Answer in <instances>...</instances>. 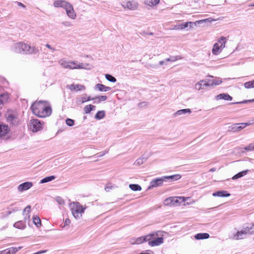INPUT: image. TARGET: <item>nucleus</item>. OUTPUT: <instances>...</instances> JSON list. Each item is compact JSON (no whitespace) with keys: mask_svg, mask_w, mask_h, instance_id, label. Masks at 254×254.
Masks as SVG:
<instances>
[{"mask_svg":"<svg viewBox=\"0 0 254 254\" xmlns=\"http://www.w3.org/2000/svg\"><path fill=\"white\" fill-rule=\"evenodd\" d=\"M32 113L39 118L49 117L52 112L51 104L47 101H36L31 106Z\"/></svg>","mask_w":254,"mask_h":254,"instance_id":"f257e3e1","label":"nucleus"},{"mask_svg":"<svg viewBox=\"0 0 254 254\" xmlns=\"http://www.w3.org/2000/svg\"><path fill=\"white\" fill-rule=\"evenodd\" d=\"M58 63L62 67L69 69H85L90 70L93 68V65L89 64L80 63L76 61H68L65 59L60 60Z\"/></svg>","mask_w":254,"mask_h":254,"instance_id":"f03ea898","label":"nucleus"},{"mask_svg":"<svg viewBox=\"0 0 254 254\" xmlns=\"http://www.w3.org/2000/svg\"><path fill=\"white\" fill-rule=\"evenodd\" d=\"M69 207L73 216L76 219L81 218L86 209V206H83L78 202L70 203Z\"/></svg>","mask_w":254,"mask_h":254,"instance_id":"7ed1b4c3","label":"nucleus"},{"mask_svg":"<svg viewBox=\"0 0 254 254\" xmlns=\"http://www.w3.org/2000/svg\"><path fill=\"white\" fill-rule=\"evenodd\" d=\"M228 39L226 37L221 36L214 43L212 48V54L214 56L220 55L226 47Z\"/></svg>","mask_w":254,"mask_h":254,"instance_id":"20e7f679","label":"nucleus"},{"mask_svg":"<svg viewBox=\"0 0 254 254\" xmlns=\"http://www.w3.org/2000/svg\"><path fill=\"white\" fill-rule=\"evenodd\" d=\"M148 236H150L148 238V245L151 247L158 246L164 242V238L163 232L158 231L154 232L151 234H148Z\"/></svg>","mask_w":254,"mask_h":254,"instance_id":"39448f33","label":"nucleus"},{"mask_svg":"<svg viewBox=\"0 0 254 254\" xmlns=\"http://www.w3.org/2000/svg\"><path fill=\"white\" fill-rule=\"evenodd\" d=\"M190 200V197L178 196L170 197L164 200V204L166 205H175L180 204L181 202H186L188 200Z\"/></svg>","mask_w":254,"mask_h":254,"instance_id":"423d86ee","label":"nucleus"},{"mask_svg":"<svg viewBox=\"0 0 254 254\" xmlns=\"http://www.w3.org/2000/svg\"><path fill=\"white\" fill-rule=\"evenodd\" d=\"M27 47V44L24 42H20L13 44L11 48V49L13 52L16 53H23L26 54Z\"/></svg>","mask_w":254,"mask_h":254,"instance_id":"0eeeda50","label":"nucleus"},{"mask_svg":"<svg viewBox=\"0 0 254 254\" xmlns=\"http://www.w3.org/2000/svg\"><path fill=\"white\" fill-rule=\"evenodd\" d=\"M43 124V122H41L38 119H32L29 123L30 129L33 132H37L42 129Z\"/></svg>","mask_w":254,"mask_h":254,"instance_id":"6e6552de","label":"nucleus"},{"mask_svg":"<svg viewBox=\"0 0 254 254\" xmlns=\"http://www.w3.org/2000/svg\"><path fill=\"white\" fill-rule=\"evenodd\" d=\"M10 127L6 124L0 123V138L6 139L10 137Z\"/></svg>","mask_w":254,"mask_h":254,"instance_id":"1a4fd4ad","label":"nucleus"},{"mask_svg":"<svg viewBox=\"0 0 254 254\" xmlns=\"http://www.w3.org/2000/svg\"><path fill=\"white\" fill-rule=\"evenodd\" d=\"M205 21V20H203L196 21L195 22H187L185 23L178 24L175 26V29L177 30H183L187 27H190V28H192L193 26H195L197 23L200 24Z\"/></svg>","mask_w":254,"mask_h":254,"instance_id":"9d476101","label":"nucleus"},{"mask_svg":"<svg viewBox=\"0 0 254 254\" xmlns=\"http://www.w3.org/2000/svg\"><path fill=\"white\" fill-rule=\"evenodd\" d=\"M252 124V123H243L235 124L230 126L229 128L230 130H231V131L238 132L246 127L247 126L251 125Z\"/></svg>","mask_w":254,"mask_h":254,"instance_id":"9b49d317","label":"nucleus"},{"mask_svg":"<svg viewBox=\"0 0 254 254\" xmlns=\"http://www.w3.org/2000/svg\"><path fill=\"white\" fill-rule=\"evenodd\" d=\"M149 238H150V236H148V235L138 238H133L130 240V244L132 245H139L144 242H148Z\"/></svg>","mask_w":254,"mask_h":254,"instance_id":"f8f14e48","label":"nucleus"},{"mask_svg":"<svg viewBox=\"0 0 254 254\" xmlns=\"http://www.w3.org/2000/svg\"><path fill=\"white\" fill-rule=\"evenodd\" d=\"M33 185V183L31 182H25L18 185L17 190L19 192H22L30 189Z\"/></svg>","mask_w":254,"mask_h":254,"instance_id":"ddd939ff","label":"nucleus"},{"mask_svg":"<svg viewBox=\"0 0 254 254\" xmlns=\"http://www.w3.org/2000/svg\"><path fill=\"white\" fill-rule=\"evenodd\" d=\"M64 9L69 18L72 19H75L76 18V13L73 9V6L70 3Z\"/></svg>","mask_w":254,"mask_h":254,"instance_id":"4468645a","label":"nucleus"},{"mask_svg":"<svg viewBox=\"0 0 254 254\" xmlns=\"http://www.w3.org/2000/svg\"><path fill=\"white\" fill-rule=\"evenodd\" d=\"M165 182L164 177L159 178H156L152 180L150 182V185L148 189H150L153 188H156L162 186L163 182Z\"/></svg>","mask_w":254,"mask_h":254,"instance_id":"2eb2a0df","label":"nucleus"},{"mask_svg":"<svg viewBox=\"0 0 254 254\" xmlns=\"http://www.w3.org/2000/svg\"><path fill=\"white\" fill-rule=\"evenodd\" d=\"M6 121L12 125H17L18 123L16 116L12 113H8L6 116Z\"/></svg>","mask_w":254,"mask_h":254,"instance_id":"dca6fc26","label":"nucleus"},{"mask_svg":"<svg viewBox=\"0 0 254 254\" xmlns=\"http://www.w3.org/2000/svg\"><path fill=\"white\" fill-rule=\"evenodd\" d=\"M68 88L71 91H78L84 90L85 89V87L84 85L79 84H72L69 85H68Z\"/></svg>","mask_w":254,"mask_h":254,"instance_id":"f3484780","label":"nucleus"},{"mask_svg":"<svg viewBox=\"0 0 254 254\" xmlns=\"http://www.w3.org/2000/svg\"><path fill=\"white\" fill-rule=\"evenodd\" d=\"M122 6L124 8H127L131 10H135L137 7L136 3L131 1L125 2L122 4Z\"/></svg>","mask_w":254,"mask_h":254,"instance_id":"a211bd4d","label":"nucleus"},{"mask_svg":"<svg viewBox=\"0 0 254 254\" xmlns=\"http://www.w3.org/2000/svg\"><path fill=\"white\" fill-rule=\"evenodd\" d=\"M69 3L64 0H55L53 5L55 7H63L65 9Z\"/></svg>","mask_w":254,"mask_h":254,"instance_id":"6ab92c4d","label":"nucleus"},{"mask_svg":"<svg viewBox=\"0 0 254 254\" xmlns=\"http://www.w3.org/2000/svg\"><path fill=\"white\" fill-rule=\"evenodd\" d=\"M21 248V247L18 248L11 247L1 252L0 254H15Z\"/></svg>","mask_w":254,"mask_h":254,"instance_id":"aec40b11","label":"nucleus"},{"mask_svg":"<svg viewBox=\"0 0 254 254\" xmlns=\"http://www.w3.org/2000/svg\"><path fill=\"white\" fill-rule=\"evenodd\" d=\"M215 99L217 101L222 99L226 101H231L232 100V97L228 94L222 93L216 95L215 97Z\"/></svg>","mask_w":254,"mask_h":254,"instance_id":"412c9836","label":"nucleus"},{"mask_svg":"<svg viewBox=\"0 0 254 254\" xmlns=\"http://www.w3.org/2000/svg\"><path fill=\"white\" fill-rule=\"evenodd\" d=\"M246 237L245 235L242 230L238 231L236 233L232 236V238L234 240H238L244 239Z\"/></svg>","mask_w":254,"mask_h":254,"instance_id":"4be33fe9","label":"nucleus"},{"mask_svg":"<svg viewBox=\"0 0 254 254\" xmlns=\"http://www.w3.org/2000/svg\"><path fill=\"white\" fill-rule=\"evenodd\" d=\"M39 52L38 47L35 46H31L27 44L26 50V54H36Z\"/></svg>","mask_w":254,"mask_h":254,"instance_id":"5701e85b","label":"nucleus"},{"mask_svg":"<svg viewBox=\"0 0 254 254\" xmlns=\"http://www.w3.org/2000/svg\"><path fill=\"white\" fill-rule=\"evenodd\" d=\"M95 89L101 92H107L111 89V88L106 86L102 84L98 83L95 86Z\"/></svg>","mask_w":254,"mask_h":254,"instance_id":"b1692460","label":"nucleus"},{"mask_svg":"<svg viewBox=\"0 0 254 254\" xmlns=\"http://www.w3.org/2000/svg\"><path fill=\"white\" fill-rule=\"evenodd\" d=\"M212 195L218 197H228L230 196V194L226 190H221L213 193Z\"/></svg>","mask_w":254,"mask_h":254,"instance_id":"393cba45","label":"nucleus"},{"mask_svg":"<svg viewBox=\"0 0 254 254\" xmlns=\"http://www.w3.org/2000/svg\"><path fill=\"white\" fill-rule=\"evenodd\" d=\"M165 182H166L167 181H174L179 180L181 178V176L179 174H176L172 176H163Z\"/></svg>","mask_w":254,"mask_h":254,"instance_id":"a878e982","label":"nucleus"},{"mask_svg":"<svg viewBox=\"0 0 254 254\" xmlns=\"http://www.w3.org/2000/svg\"><path fill=\"white\" fill-rule=\"evenodd\" d=\"M9 99V96L7 93H3L0 96V108H2V105L5 103Z\"/></svg>","mask_w":254,"mask_h":254,"instance_id":"bb28decb","label":"nucleus"},{"mask_svg":"<svg viewBox=\"0 0 254 254\" xmlns=\"http://www.w3.org/2000/svg\"><path fill=\"white\" fill-rule=\"evenodd\" d=\"M242 230L246 236L248 234H253L254 233V225H252L250 227H246L244 228Z\"/></svg>","mask_w":254,"mask_h":254,"instance_id":"cd10ccee","label":"nucleus"},{"mask_svg":"<svg viewBox=\"0 0 254 254\" xmlns=\"http://www.w3.org/2000/svg\"><path fill=\"white\" fill-rule=\"evenodd\" d=\"M13 227L17 229L23 230L26 228V224L24 221H18L14 223L13 225Z\"/></svg>","mask_w":254,"mask_h":254,"instance_id":"c85d7f7f","label":"nucleus"},{"mask_svg":"<svg viewBox=\"0 0 254 254\" xmlns=\"http://www.w3.org/2000/svg\"><path fill=\"white\" fill-rule=\"evenodd\" d=\"M209 235L206 233H198L194 235V238L196 240H202L209 238Z\"/></svg>","mask_w":254,"mask_h":254,"instance_id":"c756f323","label":"nucleus"},{"mask_svg":"<svg viewBox=\"0 0 254 254\" xmlns=\"http://www.w3.org/2000/svg\"><path fill=\"white\" fill-rule=\"evenodd\" d=\"M205 82V80L202 79L200 80L198 82H197L194 86V89L196 91H200L201 90L203 89V83Z\"/></svg>","mask_w":254,"mask_h":254,"instance_id":"7c9ffc66","label":"nucleus"},{"mask_svg":"<svg viewBox=\"0 0 254 254\" xmlns=\"http://www.w3.org/2000/svg\"><path fill=\"white\" fill-rule=\"evenodd\" d=\"M91 100V98L87 95H83L77 99V102L78 104H83V103Z\"/></svg>","mask_w":254,"mask_h":254,"instance_id":"2f4dec72","label":"nucleus"},{"mask_svg":"<svg viewBox=\"0 0 254 254\" xmlns=\"http://www.w3.org/2000/svg\"><path fill=\"white\" fill-rule=\"evenodd\" d=\"M208 82H211V85L213 86L220 85L222 82V80L221 78L215 77L214 79L208 80Z\"/></svg>","mask_w":254,"mask_h":254,"instance_id":"473e14b6","label":"nucleus"},{"mask_svg":"<svg viewBox=\"0 0 254 254\" xmlns=\"http://www.w3.org/2000/svg\"><path fill=\"white\" fill-rule=\"evenodd\" d=\"M249 172V170H244V171H243L242 172H240L239 173H238L237 174L234 175L232 177V179L233 180H236V179H238L239 178H241V177L246 175Z\"/></svg>","mask_w":254,"mask_h":254,"instance_id":"72a5a7b5","label":"nucleus"},{"mask_svg":"<svg viewBox=\"0 0 254 254\" xmlns=\"http://www.w3.org/2000/svg\"><path fill=\"white\" fill-rule=\"evenodd\" d=\"M33 222L36 226L37 227L39 228L41 226V219L37 215H34L33 217Z\"/></svg>","mask_w":254,"mask_h":254,"instance_id":"f704fd0d","label":"nucleus"},{"mask_svg":"<svg viewBox=\"0 0 254 254\" xmlns=\"http://www.w3.org/2000/svg\"><path fill=\"white\" fill-rule=\"evenodd\" d=\"M191 113V111L190 109H181L177 111L175 114L177 116H180L186 114H190Z\"/></svg>","mask_w":254,"mask_h":254,"instance_id":"c9c22d12","label":"nucleus"},{"mask_svg":"<svg viewBox=\"0 0 254 254\" xmlns=\"http://www.w3.org/2000/svg\"><path fill=\"white\" fill-rule=\"evenodd\" d=\"M160 0H145V3L150 6H154L159 3Z\"/></svg>","mask_w":254,"mask_h":254,"instance_id":"e433bc0d","label":"nucleus"},{"mask_svg":"<svg viewBox=\"0 0 254 254\" xmlns=\"http://www.w3.org/2000/svg\"><path fill=\"white\" fill-rule=\"evenodd\" d=\"M146 158L144 157H141L138 158L135 162L134 164L136 166H139L143 164L146 161Z\"/></svg>","mask_w":254,"mask_h":254,"instance_id":"4c0bfd02","label":"nucleus"},{"mask_svg":"<svg viewBox=\"0 0 254 254\" xmlns=\"http://www.w3.org/2000/svg\"><path fill=\"white\" fill-rule=\"evenodd\" d=\"M55 178H56V177L54 176H48V177H45V178H43V179H42L40 181V184H44V183H48V182L52 181L53 180H55Z\"/></svg>","mask_w":254,"mask_h":254,"instance_id":"58836bf2","label":"nucleus"},{"mask_svg":"<svg viewBox=\"0 0 254 254\" xmlns=\"http://www.w3.org/2000/svg\"><path fill=\"white\" fill-rule=\"evenodd\" d=\"M181 59H182V57L180 56H170L169 58L166 59V61L167 62H174Z\"/></svg>","mask_w":254,"mask_h":254,"instance_id":"ea45409f","label":"nucleus"},{"mask_svg":"<svg viewBox=\"0 0 254 254\" xmlns=\"http://www.w3.org/2000/svg\"><path fill=\"white\" fill-rule=\"evenodd\" d=\"M95 108V106L92 105H88L86 106L84 108V111L85 113L88 114L92 110H94Z\"/></svg>","mask_w":254,"mask_h":254,"instance_id":"a19ab883","label":"nucleus"},{"mask_svg":"<svg viewBox=\"0 0 254 254\" xmlns=\"http://www.w3.org/2000/svg\"><path fill=\"white\" fill-rule=\"evenodd\" d=\"M129 188L133 191H140L141 190V187L137 184H130Z\"/></svg>","mask_w":254,"mask_h":254,"instance_id":"79ce46f5","label":"nucleus"},{"mask_svg":"<svg viewBox=\"0 0 254 254\" xmlns=\"http://www.w3.org/2000/svg\"><path fill=\"white\" fill-rule=\"evenodd\" d=\"M116 186L112 183H107L105 187V190L107 192L110 191L111 190L114 189Z\"/></svg>","mask_w":254,"mask_h":254,"instance_id":"37998d69","label":"nucleus"},{"mask_svg":"<svg viewBox=\"0 0 254 254\" xmlns=\"http://www.w3.org/2000/svg\"><path fill=\"white\" fill-rule=\"evenodd\" d=\"M105 113L104 111H98L95 115V118L97 120H101L104 118Z\"/></svg>","mask_w":254,"mask_h":254,"instance_id":"c03bdc74","label":"nucleus"},{"mask_svg":"<svg viewBox=\"0 0 254 254\" xmlns=\"http://www.w3.org/2000/svg\"><path fill=\"white\" fill-rule=\"evenodd\" d=\"M244 86L247 89L254 88V80L245 82Z\"/></svg>","mask_w":254,"mask_h":254,"instance_id":"a18cd8bd","label":"nucleus"},{"mask_svg":"<svg viewBox=\"0 0 254 254\" xmlns=\"http://www.w3.org/2000/svg\"><path fill=\"white\" fill-rule=\"evenodd\" d=\"M105 77L107 80L108 81L112 82H116L117 80L115 77L113 76L112 75L108 74H105Z\"/></svg>","mask_w":254,"mask_h":254,"instance_id":"49530a36","label":"nucleus"},{"mask_svg":"<svg viewBox=\"0 0 254 254\" xmlns=\"http://www.w3.org/2000/svg\"><path fill=\"white\" fill-rule=\"evenodd\" d=\"M247 151H252L254 150V144L251 143L244 148Z\"/></svg>","mask_w":254,"mask_h":254,"instance_id":"de8ad7c7","label":"nucleus"},{"mask_svg":"<svg viewBox=\"0 0 254 254\" xmlns=\"http://www.w3.org/2000/svg\"><path fill=\"white\" fill-rule=\"evenodd\" d=\"M56 200L57 202V203L60 205H64L65 204L64 200L61 197L57 196L56 198Z\"/></svg>","mask_w":254,"mask_h":254,"instance_id":"09e8293b","label":"nucleus"},{"mask_svg":"<svg viewBox=\"0 0 254 254\" xmlns=\"http://www.w3.org/2000/svg\"><path fill=\"white\" fill-rule=\"evenodd\" d=\"M31 210V206L30 205L27 206L23 211V215H26V213L30 214Z\"/></svg>","mask_w":254,"mask_h":254,"instance_id":"8fccbe9b","label":"nucleus"},{"mask_svg":"<svg viewBox=\"0 0 254 254\" xmlns=\"http://www.w3.org/2000/svg\"><path fill=\"white\" fill-rule=\"evenodd\" d=\"M74 122V121L70 119H67L65 121L66 124L69 127L73 126Z\"/></svg>","mask_w":254,"mask_h":254,"instance_id":"3c124183","label":"nucleus"},{"mask_svg":"<svg viewBox=\"0 0 254 254\" xmlns=\"http://www.w3.org/2000/svg\"><path fill=\"white\" fill-rule=\"evenodd\" d=\"M96 98L98 99L99 102H101L106 101L107 100V97L106 96H100L96 97Z\"/></svg>","mask_w":254,"mask_h":254,"instance_id":"603ef678","label":"nucleus"},{"mask_svg":"<svg viewBox=\"0 0 254 254\" xmlns=\"http://www.w3.org/2000/svg\"><path fill=\"white\" fill-rule=\"evenodd\" d=\"M186 201H187V202L184 204V205H185V206L191 205L195 202V201L194 200L191 199V198H190V200L189 199V200H187Z\"/></svg>","mask_w":254,"mask_h":254,"instance_id":"864d4df0","label":"nucleus"},{"mask_svg":"<svg viewBox=\"0 0 254 254\" xmlns=\"http://www.w3.org/2000/svg\"><path fill=\"white\" fill-rule=\"evenodd\" d=\"M24 216V222H25L27 220L29 221L30 218V214L26 213V215H23Z\"/></svg>","mask_w":254,"mask_h":254,"instance_id":"5fc2aeb1","label":"nucleus"},{"mask_svg":"<svg viewBox=\"0 0 254 254\" xmlns=\"http://www.w3.org/2000/svg\"><path fill=\"white\" fill-rule=\"evenodd\" d=\"M70 223V220L68 219V218H66L65 219V220H64V225L63 226V228L65 227L66 226H68L69 225V224Z\"/></svg>","mask_w":254,"mask_h":254,"instance_id":"6e6d98bb","label":"nucleus"},{"mask_svg":"<svg viewBox=\"0 0 254 254\" xmlns=\"http://www.w3.org/2000/svg\"><path fill=\"white\" fill-rule=\"evenodd\" d=\"M46 47L51 50L53 52L56 51V49L52 47L50 45L47 44Z\"/></svg>","mask_w":254,"mask_h":254,"instance_id":"4d7b16f0","label":"nucleus"},{"mask_svg":"<svg viewBox=\"0 0 254 254\" xmlns=\"http://www.w3.org/2000/svg\"><path fill=\"white\" fill-rule=\"evenodd\" d=\"M167 62H166V60H165L164 61H160L159 64L160 65H167Z\"/></svg>","mask_w":254,"mask_h":254,"instance_id":"13d9d810","label":"nucleus"},{"mask_svg":"<svg viewBox=\"0 0 254 254\" xmlns=\"http://www.w3.org/2000/svg\"><path fill=\"white\" fill-rule=\"evenodd\" d=\"M106 153H107L106 151H104L103 152L99 153L97 154L98 157H101L103 156L104 155H105Z\"/></svg>","mask_w":254,"mask_h":254,"instance_id":"bf43d9fd","label":"nucleus"},{"mask_svg":"<svg viewBox=\"0 0 254 254\" xmlns=\"http://www.w3.org/2000/svg\"><path fill=\"white\" fill-rule=\"evenodd\" d=\"M208 82H209L208 81V82H207L206 80H205V82L203 83V87L204 86H206V87H207V86H212L211 85V83H209Z\"/></svg>","mask_w":254,"mask_h":254,"instance_id":"052dcab7","label":"nucleus"},{"mask_svg":"<svg viewBox=\"0 0 254 254\" xmlns=\"http://www.w3.org/2000/svg\"><path fill=\"white\" fill-rule=\"evenodd\" d=\"M253 101H254V100H245V101H242V102H237V104L246 103L247 102H253Z\"/></svg>","mask_w":254,"mask_h":254,"instance_id":"680f3d73","label":"nucleus"},{"mask_svg":"<svg viewBox=\"0 0 254 254\" xmlns=\"http://www.w3.org/2000/svg\"><path fill=\"white\" fill-rule=\"evenodd\" d=\"M63 24L65 25V26H69L70 25L69 22H63Z\"/></svg>","mask_w":254,"mask_h":254,"instance_id":"e2e57ef3","label":"nucleus"},{"mask_svg":"<svg viewBox=\"0 0 254 254\" xmlns=\"http://www.w3.org/2000/svg\"><path fill=\"white\" fill-rule=\"evenodd\" d=\"M216 171V169H215V168H212V169H211L210 170V172H214V171Z\"/></svg>","mask_w":254,"mask_h":254,"instance_id":"0e129e2a","label":"nucleus"},{"mask_svg":"<svg viewBox=\"0 0 254 254\" xmlns=\"http://www.w3.org/2000/svg\"><path fill=\"white\" fill-rule=\"evenodd\" d=\"M18 5L19 6H22V7H24V5L21 2H18Z\"/></svg>","mask_w":254,"mask_h":254,"instance_id":"69168bd1","label":"nucleus"},{"mask_svg":"<svg viewBox=\"0 0 254 254\" xmlns=\"http://www.w3.org/2000/svg\"><path fill=\"white\" fill-rule=\"evenodd\" d=\"M209 77H213V76H211V75H209Z\"/></svg>","mask_w":254,"mask_h":254,"instance_id":"338daca9","label":"nucleus"},{"mask_svg":"<svg viewBox=\"0 0 254 254\" xmlns=\"http://www.w3.org/2000/svg\"><path fill=\"white\" fill-rule=\"evenodd\" d=\"M254 240V238H253Z\"/></svg>","mask_w":254,"mask_h":254,"instance_id":"774afa93","label":"nucleus"}]
</instances>
